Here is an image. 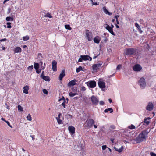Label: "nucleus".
<instances>
[{
	"mask_svg": "<svg viewBox=\"0 0 156 156\" xmlns=\"http://www.w3.org/2000/svg\"><path fill=\"white\" fill-rule=\"evenodd\" d=\"M148 133L146 131H142L139 134L137 137V140L139 142L143 141L147 137Z\"/></svg>",
	"mask_w": 156,
	"mask_h": 156,
	"instance_id": "f257e3e1",
	"label": "nucleus"
},
{
	"mask_svg": "<svg viewBox=\"0 0 156 156\" xmlns=\"http://www.w3.org/2000/svg\"><path fill=\"white\" fill-rule=\"evenodd\" d=\"M125 53L126 55H135L136 53V49L134 48H127L125 49Z\"/></svg>",
	"mask_w": 156,
	"mask_h": 156,
	"instance_id": "f03ea898",
	"label": "nucleus"
},
{
	"mask_svg": "<svg viewBox=\"0 0 156 156\" xmlns=\"http://www.w3.org/2000/svg\"><path fill=\"white\" fill-rule=\"evenodd\" d=\"M138 84L141 88H144L146 86V82L145 79L143 77L140 78L139 80Z\"/></svg>",
	"mask_w": 156,
	"mask_h": 156,
	"instance_id": "7ed1b4c3",
	"label": "nucleus"
},
{
	"mask_svg": "<svg viewBox=\"0 0 156 156\" xmlns=\"http://www.w3.org/2000/svg\"><path fill=\"white\" fill-rule=\"evenodd\" d=\"M95 122L94 120L92 119H90L86 121L85 124L87 127L91 128L92 125Z\"/></svg>",
	"mask_w": 156,
	"mask_h": 156,
	"instance_id": "20e7f679",
	"label": "nucleus"
},
{
	"mask_svg": "<svg viewBox=\"0 0 156 156\" xmlns=\"http://www.w3.org/2000/svg\"><path fill=\"white\" fill-rule=\"evenodd\" d=\"M90 98L93 105H96L98 104L99 99L98 97L93 95L90 97Z\"/></svg>",
	"mask_w": 156,
	"mask_h": 156,
	"instance_id": "39448f33",
	"label": "nucleus"
},
{
	"mask_svg": "<svg viewBox=\"0 0 156 156\" xmlns=\"http://www.w3.org/2000/svg\"><path fill=\"white\" fill-rule=\"evenodd\" d=\"M124 135L126 136L125 138L128 140L130 141L133 140V138L131 136V133L128 130L125 131Z\"/></svg>",
	"mask_w": 156,
	"mask_h": 156,
	"instance_id": "423d86ee",
	"label": "nucleus"
},
{
	"mask_svg": "<svg viewBox=\"0 0 156 156\" xmlns=\"http://www.w3.org/2000/svg\"><path fill=\"white\" fill-rule=\"evenodd\" d=\"M102 64L98 63L94 64L92 66V68L94 72H96L97 70L101 67Z\"/></svg>",
	"mask_w": 156,
	"mask_h": 156,
	"instance_id": "0eeeda50",
	"label": "nucleus"
},
{
	"mask_svg": "<svg viewBox=\"0 0 156 156\" xmlns=\"http://www.w3.org/2000/svg\"><path fill=\"white\" fill-rule=\"evenodd\" d=\"M87 85L90 87L94 88L96 86V83L95 81H91L87 83Z\"/></svg>",
	"mask_w": 156,
	"mask_h": 156,
	"instance_id": "6e6552de",
	"label": "nucleus"
},
{
	"mask_svg": "<svg viewBox=\"0 0 156 156\" xmlns=\"http://www.w3.org/2000/svg\"><path fill=\"white\" fill-rule=\"evenodd\" d=\"M104 27L106 29L108 30V31L111 34L113 35H115V34L114 33L113 31L112 28L110 26L106 24L105 25Z\"/></svg>",
	"mask_w": 156,
	"mask_h": 156,
	"instance_id": "1a4fd4ad",
	"label": "nucleus"
},
{
	"mask_svg": "<svg viewBox=\"0 0 156 156\" xmlns=\"http://www.w3.org/2000/svg\"><path fill=\"white\" fill-rule=\"evenodd\" d=\"M86 34L87 39L89 41H91L93 38V36L92 35L91 33L89 32V30H87L86 31Z\"/></svg>",
	"mask_w": 156,
	"mask_h": 156,
	"instance_id": "9d476101",
	"label": "nucleus"
},
{
	"mask_svg": "<svg viewBox=\"0 0 156 156\" xmlns=\"http://www.w3.org/2000/svg\"><path fill=\"white\" fill-rule=\"evenodd\" d=\"M154 107L153 103L151 102H149L148 103L146 109L149 111H151L153 109Z\"/></svg>",
	"mask_w": 156,
	"mask_h": 156,
	"instance_id": "9b49d317",
	"label": "nucleus"
},
{
	"mask_svg": "<svg viewBox=\"0 0 156 156\" xmlns=\"http://www.w3.org/2000/svg\"><path fill=\"white\" fill-rule=\"evenodd\" d=\"M142 69V68L140 65L138 64L135 65L133 67V70L135 71H140Z\"/></svg>",
	"mask_w": 156,
	"mask_h": 156,
	"instance_id": "f8f14e48",
	"label": "nucleus"
},
{
	"mask_svg": "<svg viewBox=\"0 0 156 156\" xmlns=\"http://www.w3.org/2000/svg\"><path fill=\"white\" fill-rule=\"evenodd\" d=\"M80 57L82 58L83 60L84 61H86L87 60H88L91 61L92 59V58L88 55H81L80 56Z\"/></svg>",
	"mask_w": 156,
	"mask_h": 156,
	"instance_id": "ddd939ff",
	"label": "nucleus"
},
{
	"mask_svg": "<svg viewBox=\"0 0 156 156\" xmlns=\"http://www.w3.org/2000/svg\"><path fill=\"white\" fill-rule=\"evenodd\" d=\"M57 62L55 60H53L52 62V69L55 72L57 71Z\"/></svg>",
	"mask_w": 156,
	"mask_h": 156,
	"instance_id": "4468645a",
	"label": "nucleus"
},
{
	"mask_svg": "<svg viewBox=\"0 0 156 156\" xmlns=\"http://www.w3.org/2000/svg\"><path fill=\"white\" fill-rule=\"evenodd\" d=\"M68 130L72 134H74L75 133V128L73 126H69L68 127Z\"/></svg>",
	"mask_w": 156,
	"mask_h": 156,
	"instance_id": "2eb2a0df",
	"label": "nucleus"
},
{
	"mask_svg": "<svg viewBox=\"0 0 156 156\" xmlns=\"http://www.w3.org/2000/svg\"><path fill=\"white\" fill-rule=\"evenodd\" d=\"M98 85L99 87L101 89H103L105 87V83L103 81H99L98 82Z\"/></svg>",
	"mask_w": 156,
	"mask_h": 156,
	"instance_id": "dca6fc26",
	"label": "nucleus"
},
{
	"mask_svg": "<svg viewBox=\"0 0 156 156\" xmlns=\"http://www.w3.org/2000/svg\"><path fill=\"white\" fill-rule=\"evenodd\" d=\"M65 71L64 70H63L62 71L61 73L59 75V80H62V78L65 76Z\"/></svg>",
	"mask_w": 156,
	"mask_h": 156,
	"instance_id": "f3484780",
	"label": "nucleus"
},
{
	"mask_svg": "<svg viewBox=\"0 0 156 156\" xmlns=\"http://www.w3.org/2000/svg\"><path fill=\"white\" fill-rule=\"evenodd\" d=\"M76 80H73L69 82L68 84V86L69 87L73 86L76 84Z\"/></svg>",
	"mask_w": 156,
	"mask_h": 156,
	"instance_id": "a211bd4d",
	"label": "nucleus"
},
{
	"mask_svg": "<svg viewBox=\"0 0 156 156\" xmlns=\"http://www.w3.org/2000/svg\"><path fill=\"white\" fill-rule=\"evenodd\" d=\"M23 92L26 94H28V91L29 89V87L28 86H26L23 87Z\"/></svg>",
	"mask_w": 156,
	"mask_h": 156,
	"instance_id": "6ab92c4d",
	"label": "nucleus"
},
{
	"mask_svg": "<svg viewBox=\"0 0 156 156\" xmlns=\"http://www.w3.org/2000/svg\"><path fill=\"white\" fill-rule=\"evenodd\" d=\"M101 40L100 38L98 36H96L94 39V43L98 44Z\"/></svg>",
	"mask_w": 156,
	"mask_h": 156,
	"instance_id": "aec40b11",
	"label": "nucleus"
},
{
	"mask_svg": "<svg viewBox=\"0 0 156 156\" xmlns=\"http://www.w3.org/2000/svg\"><path fill=\"white\" fill-rule=\"evenodd\" d=\"M62 101V105L63 106L64 108H65V102L66 101H65V98L64 97H62V98L58 100V101Z\"/></svg>",
	"mask_w": 156,
	"mask_h": 156,
	"instance_id": "412c9836",
	"label": "nucleus"
},
{
	"mask_svg": "<svg viewBox=\"0 0 156 156\" xmlns=\"http://www.w3.org/2000/svg\"><path fill=\"white\" fill-rule=\"evenodd\" d=\"M15 53H19L21 52V49L20 47H17L14 49Z\"/></svg>",
	"mask_w": 156,
	"mask_h": 156,
	"instance_id": "4be33fe9",
	"label": "nucleus"
},
{
	"mask_svg": "<svg viewBox=\"0 0 156 156\" xmlns=\"http://www.w3.org/2000/svg\"><path fill=\"white\" fill-rule=\"evenodd\" d=\"M103 9L104 10V12L106 14H108L109 16H110L112 15V13L109 12L106 9L105 7H103Z\"/></svg>",
	"mask_w": 156,
	"mask_h": 156,
	"instance_id": "5701e85b",
	"label": "nucleus"
},
{
	"mask_svg": "<svg viewBox=\"0 0 156 156\" xmlns=\"http://www.w3.org/2000/svg\"><path fill=\"white\" fill-rule=\"evenodd\" d=\"M150 118L149 117L145 118L144 119V122L147 125H148L150 123V122L147 120V119H149Z\"/></svg>",
	"mask_w": 156,
	"mask_h": 156,
	"instance_id": "b1692460",
	"label": "nucleus"
},
{
	"mask_svg": "<svg viewBox=\"0 0 156 156\" xmlns=\"http://www.w3.org/2000/svg\"><path fill=\"white\" fill-rule=\"evenodd\" d=\"M135 25L136 27L138 28L139 31H140V33H141L142 32V31L140 27L139 26V25L137 23H135Z\"/></svg>",
	"mask_w": 156,
	"mask_h": 156,
	"instance_id": "393cba45",
	"label": "nucleus"
},
{
	"mask_svg": "<svg viewBox=\"0 0 156 156\" xmlns=\"http://www.w3.org/2000/svg\"><path fill=\"white\" fill-rule=\"evenodd\" d=\"M114 148L116 151L119 153L122 152L123 150V147L122 146H121V147L119 149L115 147H114Z\"/></svg>",
	"mask_w": 156,
	"mask_h": 156,
	"instance_id": "a878e982",
	"label": "nucleus"
},
{
	"mask_svg": "<svg viewBox=\"0 0 156 156\" xmlns=\"http://www.w3.org/2000/svg\"><path fill=\"white\" fill-rule=\"evenodd\" d=\"M109 111H110V113H112L113 112V109L111 108L106 109L104 110V112L105 113H106L108 112Z\"/></svg>",
	"mask_w": 156,
	"mask_h": 156,
	"instance_id": "bb28decb",
	"label": "nucleus"
},
{
	"mask_svg": "<svg viewBox=\"0 0 156 156\" xmlns=\"http://www.w3.org/2000/svg\"><path fill=\"white\" fill-rule=\"evenodd\" d=\"M42 78L46 81H49L50 80V79L49 77L48 76H43V77Z\"/></svg>",
	"mask_w": 156,
	"mask_h": 156,
	"instance_id": "cd10ccee",
	"label": "nucleus"
},
{
	"mask_svg": "<svg viewBox=\"0 0 156 156\" xmlns=\"http://www.w3.org/2000/svg\"><path fill=\"white\" fill-rule=\"evenodd\" d=\"M39 65L38 63H35L34 64V67L36 69H38Z\"/></svg>",
	"mask_w": 156,
	"mask_h": 156,
	"instance_id": "c85d7f7f",
	"label": "nucleus"
},
{
	"mask_svg": "<svg viewBox=\"0 0 156 156\" xmlns=\"http://www.w3.org/2000/svg\"><path fill=\"white\" fill-rule=\"evenodd\" d=\"M13 18L10 17H7L6 18V20L7 21H12L13 20Z\"/></svg>",
	"mask_w": 156,
	"mask_h": 156,
	"instance_id": "c756f323",
	"label": "nucleus"
},
{
	"mask_svg": "<svg viewBox=\"0 0 156 156\" xmlns=\"http://www.w3.org/2000/svg\"><path fill=\"white\" fill-rule=\"evenodd\" d=\"M29 39V37L28 35L23 37V40L24 41H26L28 40Z\"/></svg>",
	"mask_w": 156,
	"mask_h": 156,
	"instance_id": "7c9ffc66",
	"label": "nucleus"
},
{
	"mask_svg": "<svg viewBox=\"0 0 156 156\" xmlns=\"http://www.w3.org/2000/svg\"><path fill=\"white\" fill-rule=\"evenodd\" d=\"M83 70L82 67L81 66H79V67L78 68L76 69V72L77 73H78L80 70Z\"/></svg>",
	"mask_w": 156,
	"mask_h": 156,
	"instance_id": "2f4dec72",
	"label": "nucleus"
},
{
	"mask_svg": "<svg viewBox=\"0 0 156 156\" xmlns=\"http://www.w3.org/2000/svg\"><path fill=\"white\" fill-rule=\"evenodd\" d=\"M56 119L57 121V122L58 124H61L62 123V120L59 118V117H56Z\"/></svg>",
	"mask_w": 156,
	"mask_h": 156,
	"instance_id": "473e14b6",
	"label": "nucleus"
},
{
	"mask_svg": "<svg viewBox=\"0 0 156 156\" xmlns=\"http://www.w3.org/2000/svg\"><path fill=\"white\" fill-rule=\"evenodd\" d=\"M27 120L29 121H31L32 120V118L30 114H28V115L27 117Z\"/></svg>",
	"mask_w": 156,
	"mask_h": 156,
	"instance_id": "72a5a7b5",
	"label": "nucleus"
},
{
	"mask_svg": "<svg viewBox=\"0 0 156 156\" xmlns=\"http://www.w3.org/2000/svg\"><path fill=\"white\" fill-rule=\"evenodd\" d=\"M44 16L46 17H48L49 18H51L52 17V16H51V14L48 13H47L46 14H45Z\"/></svg>",
	"mask_w": 156,
	"mask_h": 156,
	"instance_id": "f704fd0d",
	"label": "nucleus"
},
{
	"mask_svg": "<svg viewBox=\"0 0 156 156\" xmlns=\"http://www.w3.org/2000/svg\"><path fill=\"white\" fill-rule=\"evenodd\" d=\"M128 128L131 129H133L135 128V126L134 125L132 124L130 126H129Z\"/></svg>",
	"mask_w": 156,
	"mask_h": 156,
	"instance_id": "c9c22d12",
	"label": "nucleus"
},
{
	"mask_svg": "<svg viewBox=\"0 0 156 156\" xmlns=\"http://www.w3.org/2000/svg\"><path fill=\"white\" fill-rule=\"evenodd\" d=\"M65 28L67 29L71 30L72 29V28L70 27V26L69 25H65Z\"/></svg>",
	"mask_w": 156,
	"mask_h": 156,
	"instance_id": "e433bc0d",
	"label": "nucleus"
},
{
	"mask_svg": "<svg viewBox=\"0 0 156 156\" xmlns=\"http://www.w3.org/2000/svg\"><path fill=\"white\" fill-rule=\"evenodd\" d=\"M18 109L19 111H23V108L20 105H18Z\"/></svg>",
	"mask_w": 156,
	"mask_h": 156,
	"instance_id": "4c0bfd02",
	"label": "nucleus"
},
{
	"mask_svg": "<svg viewBox=\"0 0 156 156\" xmlns=\"http://www.w3.org/2000/svg\"><path fill=\"white\" fill-rule=\"evenodd\" d=\"M76 94V93H74L72 92H70V93L69 94V95L71 97H73Z\"/></svg>",
	"mask_w": 156,
	"mask_h": 156,
	"instance_id": "58836bf2",
	"label": "nucleus"
},
{
	"mask_svg": "<svg viewBox=\"0 0 156 156\" xmlns=\"http://www.w3.org/2000/svg\"><path fill=\"white\" fill-rule=\"evenodd\" d=\"M7 24L8 25L7 27L9 28H11L12 26L11 25V23L10 22H8L7 23Z\"/></svg>",
	"mask_w": 156,
	"mask_h": 156,
	"instance_id": "ea45409f",
	"label": "nucleus"
},
{
	"mask_svg": "<svg viewBox=\"0 0 156 156\" xmlns=\"http://www.w3.org/2000/svg\"><path fill=\"white\" fill-rule=\"evenodd\" d=\"M121 67H122V65L120 64H119L117 66V67L116 69L117 70H119L120 69Z\"/></svg>",
	"mask_w": 156,
	"mask_h": 156,
	"instance_id": "a19ab883",
	"label": "nucleus"
},
{
	"mask_svg": "<svg viewBox=\"0 0 156 156\" xmlns=\"http://www.w3.org/2000/svg\"><path fill=\"white\" fill-rule=\"evenodd\" d=\"M33 65H31L30 66H29L28 68H27V69L30 70H32V69H33Z\"/></svg>",
	"mask_w": 156,
	"mask_h": 156,
	"instance_id": "79ce46f5",
	"label": "nucleus"
},
{
	"mask_svg": "<svg viewBox=\"0 0 156 156\" xmlns=\"http://www.w3.org/2000/svg\"><path fill=\"white\" fill-rule=\"evenodd\" d=\"M43 92L44 93L46 94H48V92L47 90L45 89H43Z\"/></svg>",
	"mask_w": 156,
	"mask_h": 156,
	"instance_id": "37998d69",
	"label": "nucleus"
},
{
	"mask_svg": "<svg viewBox=\"0 0 156 156\" xmlns=\"http://www.w3.org/2000/svg\"><path fill=\"white\" fill-rule=\"evenodd\" d=\"M86 90V88L82 86L81 87V90L82 91H85Z\"/></svg>",
	"mask_w": 156,
	"mask_h": 156,
	"instance_id": "c03bdc74",
	"label": "nucleus"
},
{
	"mask_svg": "<svg viewBox=\"0 0 156 156\" xmlns=\"http://www.w3.org/2000/svg\"><path fill=\"white\" fill-rule=\"evenodd\" d=\"M36 71L37 73L39 74L41 72V70L38 69H36Z\"/></svg>",
	"mask_w": 156,
	"mask_h": 156,
	"instance_id": "a18cd8bd",
	"label": "nucleus"
},
{
	"mask_svg": "<svg viewBox=\"0 0 156 156\" xmlns=\"http://www.w3.org/2000/svg\"><path fill=\"white\" fill-rule=\"evenodd\" d=\"M150 154L151 156H156V154L153 152H151Z\"/></svg>",
	"mask_w": 156,
	"mask_h": 156,
	"instance_id": "49530a36",
	"label": "nucleus"
},
{
	"mask_svg": "<svg viewBox=\"0 0 156 156\" xmlns=\"http://www.w3.org/2000/svg\"><path fill=\"white\" fill-rule=\"evenodd\" d=\"M99 104L101 105H103L104 104V102L102 101H101L99 102Z\"/></svg>",
	"mask_w": 156,
	"mask_h": 156,
	"instance_id": "de8ad7c7",
	"label": "nucleus"
},
{
	"mask_svg": "<svg viewBox=\"0 0 156 156\" xmlns=\"http://www.w3.org/2000/svg\"><path fill=\"white\" fill-rule=\"evenodd\" d=\"M107 148V146L106 145H103L102 147V148L103 150H105Z\"/></svg>",
	"mask_w": 156,
	"mask_h": 156,
	"instance_id": "09e8293b",
	"label": "nucleus"
},
{
	"mask_svg": "<svg viewBox=\"0 0 156 156\" xmlns=\"http://www.w3.org/2000/svg\"><path fill=\"white\" fill-rule=\"evenodd\" d=\"M44 71H43L42 72V74H41V77L42 78V77H43V76H44Z\"/></svg>",
	"mask_w": 156,
	"mask_h": 156,
	"instance_id": "8fccbe9b",
	"label": "nucleus"
},
{
	"mask_svg": "<svg viewBox=\"0 0 156 156\" xmlns=\"http://www.w3.org/2000/svg\"><path fill=\"white\" fill-rule=\"evenodd\" d=\"M6 122L7 123V124H8V125L9 126H10V127H11V128H12V126H11V125H10V123H9V122H8V121H6Z\"/></svg>",
	"mask_w": 156,
	"mask_h": 156,
	"instance_id": "3c124183",
	"label": "nucleus"
},
{
	"mask_svg": "<svg viewBox=\"0 0 156 156\" xmlns=\"http://www.w3.org/2000/svg\"><path fill=\"white\" fill-rule=\"evenodd\" d=\"M83 59H82V58L80 57V58L79 59V60H78V61L79 62H82V61H83Z\"/></svg>",
	"mask_w": 156,
	"mask_h": 156,
	"instance_id": "603ef678",
	"label": "nucleus"
},
{
	"mask_svg": "<svg viewBox=\"0 0 156 156\" xmlns=\"http://www.w3.org/2000/svg\"><path fill=\"white\" fill-rule=\"evenodd\" d=\"M6 40V38H4L0 40V41H4Z\"/></svg>",
	"mask_w": 156,
	"mask_h": 156,
	"instance_id": "864d4df0",
	"label": "nucleus"
},
{
	"mask_svg": "<svg viewBox=\"0 0 156 156\" xmlns=\"http://www.w3.org/2000/svg\"><path fill=\"white\" fill-rule=\"evenodd\" d=\"M110 127L111 129H114L115 128V126H110Z\"/></svg>",
	"mask_w": 156,
	"mask_h": 156,
	"instance_id": "5fc2aeb1",
	"label": "nucleus"
},
{
	"mask_svg": "<svg viewBox=\"0 0 156 156\" xmlns=\"http://www.w3.org/2000/svg\"><path fill=\"white\" fill-rule=\"evenodd\" d=\"M119 17V16L118 15H116V16H115V18L116 19V20H118V18Z\"/></svg>",
	"mask_w": 156,
	"mask_h": 156,
	"instance_id": "6e6d98bb",
	"label": "nucleus"
},
{
	"mask_svg": "<svg viewBox=\"0 0 156 156\" xmlns=\"http://www.w3.org/2000/svg\"><path fill=\"white\" fill-rule=\"evenodd\" d=\"M111 141L112 142V143H114V139L113 138H111L110 139Z\"/></svg>",
	"mask_w": 156,
	"mask_h": 156,
	"instance_id": "4d7b16f0",
	"label": "nucleus"
},
{
	"mask_svg": "<svg viewBox=\"0 0 156 156\" xmlns=\"http://www.w3.org/2000/svg\"><path fill=\"white\" fill-rule=\"evenodd\" d=\"M1 119L5 122H6V121H7L6 120H5V119L3 118H2Z\"/></svg>",
	"mask_w": 156,
	"mask_h": 156,
	"instance_id": "13d9d810",
	"label": "nucleus"
},
{
	"mask_svg": "<svg viewBox=\"0 0 156 156\" xmlns=\"http://www.w3.org/2000/svg\"><path fill=\"white\" fill-rule=\"evenodd\" d=\"M98 4L96 2H94L93 3V5H97Z\"/></svg>",
	"mask_w": 156,
	"mask_h": 156,
	"instance_id": "bf43d9fd",
	"label": "nucleus"
},
{
	"mask_svg": "<svg viewBox=\"0 0 156 156\" xmlns=\"http://www.w3.org/2000/svg\"><path fill=\"white\" fill-rule=\"evenodd\" d=\"M9 0H5L3 2V4H5V2L8 1H9Z\"/></svg>",
	"mask_w": 156,
	"mask_h": 156,
	"instance_id": "052dcab7",
	"label": "nucleus"
},
{
	"mask_svg": "<svg viewBox=\"0 0 156 156\" xmlns=\"http://www.w3.org/2000/svg\"><path fill=\"white\" fill-rule=\"evenodd\" d=\"M108 100L110 103H111L112 102V101L111 99H109Z\"/></svg>",
	"mask_w": 156,
	"mask_h": 156,
	"instance_id": "680f3d73",
	"label": "nucleus"
},
{
	"mask_svg": "<svg viewBox=\"0 0 156 156\" xmlns=\"http://www.w3.org/2000/svg\"><path fill=\"white\" fill-rule=\"evenodd\" d=\"M108 40V39L106 38H105V39H104V41H105V42H107V41Z\"/></svg>",
	"mask_w": 156,
	"mask_h": 156,
	"instance_id": "e2e57ef3",
	"label": "nucleus"
},
{
	"mask_svg": "<svg viewBox=\"0 0 156 156\" xmlns=\"http://www.w3.org/2000/svg\"><path fill=\"white\" fill-rule=\"evenodd\" d=\"M61 115V114L60 113H59L58 115V116L57 117H59V118L60 119V116Z\"/></svg>",
	"mask_w": 156,
	"mask_h": 156,
	"instance_id": "0e129e2a",
	"label": "nucleus"
},
{
	"mask_svg": "<svg viewBox=\"0 0 156 156\" xmlns=\"http://www.w3.org/2000/svg\"><path fill=\"white\" fill-rule=\"evenodd\" d=\"M94 126L95 128H96L97 127V126L95 125H94Z\"/></svg>",
	"mask_w": 156,
	"mask_h": 156,
	"instance_id": "69168bd1",
	"label": "nucleus"
},
{
	"mask_svg": "<svg viewBox=\"0 0 156 156\" xmlns=\"http://www.w3.org/2000/svg\"><path fill=\"white\" fill-rule=\"evenodd\" d=\"M97 57H98V55L96 56H94L93 57V59H95V58H96Z\"/></svg>",
	"mask_w": 156,
	"mask_h": 156,
	"instance_id": "338daca9",
	"label": "nucleus"
},
{
	"mask_svg": "<svg viewBox=\"0 0 156 156\" xmlns=\"http://www.w3.org/2000/svg\"><path fill=\"white\" fill-rule=\"evenodd\" d=\"M27 47V46H26V45H23V48H26V47Z\"/></svg>",
	"mask_w": 156,
	"mask_h": 156,
	"instance_id": "774afa93",
	"label": "nucleus"
}]
</instances>
